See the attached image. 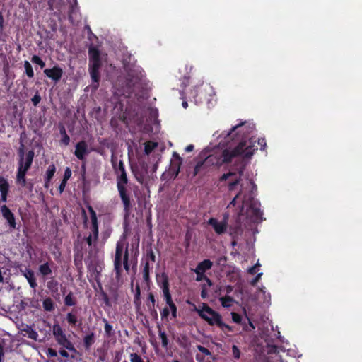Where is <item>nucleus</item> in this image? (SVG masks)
<instances>
[{"label": "nucleus", "instance_id": "nucleus-46", "mask_svg": "<svg viewBox=\"0 0 362 362\" xmlns=\"http://www.w3.org/2000/svg\"><path fill=\"white\" fill-rule=\"evenodd\" d=\"M193 272L196 274L197 276H196V279L195 280L197 281H202L203 280L205 279V278L206 277V276L204 274V272H199L197 269H193Z\"/></svg>", "mask_w": 362, "mask_h": 362}, {"label": "nucleus", "instance_id": "nucleus-42", "mask_svg": "<svg viewBox=\"0 0 362 362\" xmlns=\"http://www.w3.org/2000/svg\"><path fill=\"white\" fill-rule=\"evenodd\" d=\"M156 146H157L156 143H151V142L146 143L144 146L145 153L147 155L150 154L153 151V149L156 148Z\"/></svg>", "mask_w": 362, "mask_h": 362}, {"label": "nucleus", "instance_id": "nucleus-59", "mask_svg": "<svg viewBox=\"0 0 362 362\" xmlns=\"http://www.w3.org/2000/svg\"><path fill=\"white\" fill-rule=\"evenodd\" d=\"M66 183L67 182L65 181V180H62L59 187H58V190L60 194H62L64 191V189L66 187Z\"/></svg>", "mask_w": 362, "mask_h": 362}, {"label": "nucleus", "instance_id": "nucleus-47", "mask_svg": "<svg viewBox=\"0 0 362 362\" xmlns=\"http://www.w3.org/2000/svg\"><path fill=\"white\" fill-rule=\"evenodd\" d=\"M232 352L234 358L239 359L240 357V351L236 345L232 346Z\"/></svg>", "mask_w": 362, "mask_h": 362}, {"label": "nucleus", "instance_id": "nucleus-19", "mask_svg": "<svg viewBox=\"0 0 362 362\" xmlns=\"http://www.w3.org/2000/svg\"><path fill=\"white\" fill-rule=\"evenodd\" d=\"M21 273L28 281L30 287L35 290L37 283L35 272L30 268H25L24 270L21 269Z\"/></svg>", "mask_w": 362, "mask_h": 362}, {"label": "nucleus", "instance_id": "nucleus-33", "mask_svg": "<svg viewBox=\"0 0 362 362\" xmlns=\"http://www.w3.org/2000/svg\"><path fill=\"white\" fill-rule=\"evenodd\" d=\"M56 173V167L54 164H51L48 166L45 178H47V182L51 181Z\"/></svg>", "mask_w": 362, "mask_h": 362}, {"label": "nucleus", "instance_id": "nucleus-64", "mask_svg": "<svg viewBox=\"0 0 362 362\" xmlns=\"http://www.w3.org/2000/svg\"><path fill=\"white\" fill-rule=\"evenodd\" d=\"M59 354L62 356V357H64V358H68L69 357V353L65 350V349H60L59 351Z\"/></svg>", "mask_w": 362, "mask_h": 362}, {"label": "nucleus", "instance_id": "nucleus-22", "mask_svg": "<svg viewBox=\"0 0 362 362\" xmlns=\"http://www.w3.org/2000/svg\"><path fill=\"white\" fill-rule=\"evenodd\" d=\"M47 287L55 299H57L59 297V293H58L59 282L54 279V277L52 276L49 278L47 281Z\"/></svg>", "mask_w": 362, "mask_h": 362}, {"label": "nucleus", "instance_id": "nucleus-14", "mask_svg": "<svg viewBox=\"0 0 362 362\" xmlns=\"http://www.w3.org/2000/svg\"><path fill=\"white\" fill-rule=\"evenodd\" d=\"M87 208L90 214V218L91 221L90 230L93 233V239L95 241H96L98 239L99 234L97 214L91 206H88Z\"/></svg>", "mask_w": 362, "mask_h": 362}, {"label": "nucleus", "instance_id": "nucleus-51", "mask_svg": "<svg viewBox=\"0 0 362 362\" xmlns=\"http://www.w3.org/2000/svg\"><path fill=\"white\" fill-rule=\"evenodd\" d=\"M134 303L136 308H139L141 304V295L134 294Z\"/></svg>", "mask_w": 362, "mask_h": 362}, {"label": "nucleus", "instance_id": "nucleus-45", "mask_svg": "<svg viewBox=\"0 0 362 362\" xmlns=\"http://www.w3.org/2000/svg\"><path fill=\"white\" fill-rule=\"evenodd\" d=\"M25 332H27L28 334V337L31 339H33V340H37V332L33 329L32 328L29 327L28 329L25 330Z\"/></svg>", "mask_w": 362, "mask_h": 362}, {"label": "nucleus", "instance_id": "nucleus-12", "mask_svg": "<svg viewBox=\"0 0 362 362\" xmlns=\"http://www.w3.org/2000/svg\"><path fill=\"white\" fill-rule=\"evenodd\" d=\"M228 218V214H224L223 220L221 222H218L216 218H210L208 224L212 226L216 234L222 235L227 230Z\"/></svg>", "mask_w": 362, "mask_h": 362}, {"label": "nucleus", "instance_id": "nucleus-18", "mask_svg": "<svg viewBox=\"0 0 362 362\" xmlns=\"http://www.w3.org/2000/svg\"><path fill=\"white\" fill-rule=\"evenodd\" d=\"M88 145L85 141H81L76 145L74 155L78 160H83L85 156L88 155Z\"/></svg>", "mask_w": 362, "mask_h": 362}, {"label": "nucleus", "instance_id": "nucleus-5", "mask_svg": "<svg viewBox=\"0 0 362 362\" xmlns=\"http://www.w3.org/2000/svg\"><path fill=\"white\" fill-rule=\"evenodd\" d=\"M194 310L198 313L199 316L207 322L209 325H216L222 330L227 329L229 332L233 331L230 326L222 321V316L221 314L213 310L206 303H203L202 309L197 308L195 305H194Z\"/></svg>", "mask_w": 362, "mask_h": 362}, {"label": "nucleus", "instance_id": "nucleus-61", "mask_svg": "<svg viewBox=\"0 0 362 362\" xmlns=\"http://www.w3.org/2000/svg\"><path fill=\"white\" fill-rule=\"evenodd\" d=\"M262 275V273H259L253 279L252 281H251V284L252 286H255L258 281L261 278V276Z\"/></svg>", "mask_w": 362, "mask_h": 362}, {"label": "nucleus", "instance_id": "nucleus-7", "mask_svg": "<svg viewBox=\"0 0 362 362\" xmlns=\"http://www.w3.org/2000/svg\"><path fill=\"white\" fill-rule=\"evenodd\" d=\"M126 245L122 241H118L116 244L114 270L117 278H119L122 274V260L123 259Z\"/></svg>", "mask_w": 362, "mask_h": 362}, {"label": "nucleus", "instance_id": "nucleus-30", "mask_svg": "<svg viewBox=\"0 0 362 362\" xmlns=\"http://www.w3.org/2000/svg\"><path fill=\"white\" fill-rule=\"evenodd\" d=\"M123 264L124 269L127 272L129 270V244L127 243L124 254L123 256V259L122 260V265Z\"/></svg>", "mask_w": 362, "mask_h": 362}, {"label": "nucleus", "instance_id": "nucleus-15", "mask_svg": "<svg viewBox=\"0 0 362 362\" xmlns=\"http://www.w3.org/2000/svg\"><path fill=\"white\" fill-rule=\"evenodd\" d=\"M199 156L201 158H202V160L197 163L194 169V176L199 174L200 169L202 168V165H206V168H208L209 170H210L211 167L214 166L211 162V159L206 156V151H202Z\"/></svg>", "mask_w": 362, "mask_h": 362}, {"label": "nucleus", "instance_id": "nucleus-63", "mask_svg": "<svg viewBox=\"0 0 362 362\" xmlns=\"http://www.w3.org/2000/svg\"><path fill=\"white\" fill-rule=\"evenodd\" d=\"M85 240L88 246H91L93 245V238L92 235L90 234L88 237L85 238Z\"/></svg>", "mask_w": 362, "mask_h": 362}, {"label": "nucleus", "instance_id": "nucleus-36", "mask_svg": "<svg viewBox=\"0 0 362 362\" xmlns=\"http://www.w3.org/2000/svg\"><path fill=\"white\" fill-rule=\"evenodd\" d=\"M150 263L149 262H145L143 271H142V275L143 279L146 282H149L150 281Z\"/></svg>", "mask_w": 362, "mask_h": 362}, {"label": "nucleus", "instance_id": "nucleus-41", "mask_svg": "<svg viewBox=\"0 0 362 362\" xmlns=\"http://www.w3.org/2000/svg\"><path fill=\"white\" fill-rule=\"evenodd\" d=\"M31 62L39 65L41 69H43L45 66V62L37 55H33L31 57Z\"/></svg>", "mask_w": 362, "mask_h": 362}, {"label": "nucleus", "instance_id": "nucleus-49", "mask_svg": "<svg viewBox=\"0 0 362 362\" xmlns=\"http://www.w3.org/2000/svg\"><path fill=\"white\" fill-rule=\"evenodd\" d=\"M197 349L202 354H204V355L206 356H211V352L206 347L202 346V345H198L197 346Z\"/></svg>", "mask_w": 362, "mask_h": 362}, {"label": "nucleus", "instance_id": "nucleus-39", "mask_svg": "<svg viewBox=\"0 0 362 362\" xmlns=\"http://www.w3.org/2000/svg\"><path fill=\"white\" fill-rule=\"evenodd\" d=\"M130 362H150L149 360L145 361L142 356L138 353H131L129 354Z\"/></svg>", "mask_w": 362, "mask_h": 362}, {"label": "nucleus", "instance_id": "nucleus-28", "mask_svg": "<svg viewBox=\"0 0 362 362\" xmlns=\"http://www.w3.org/2000/svg\"><path fill=\"white\" fill-rule=\"evenodd\" d=\"M66 320L70 326L75 327L78 323V317L76 315V310H72L66 314Z\"/></svg>", "mask_w": 362, "mask_h": 362}, {"label": "nucleus", "instance_id": "nucleus-11", "mask_svg": "<svg viewBox=\"0 0 362 362\" xmlns=\"http://www.w3.org/2000/svg\"><path fill=\"white\" fill-rule=\"evenodd\" d=\"M244 168H241L238 170V175H237V173L235 172H228L227 173H224L222 175L220 178L219 181L221 182L226 181L229 177H235V178L230 181L228 185V188L229 191H233L235 189V187L239 185L241 177L243 175Z\"/></svg>", "mask_w": 362, "mask_h": 362}, {"label": "nucleus", "instance_id": "nucleus-53", "mask_svg": "<svg viewBox=\"0 0 362 362\" xmlns=\"http://www.w3.org/2000/svg\"><path fill=\"white\" fill-rule=\"evenodd\" d=\"M168 306H169V308L170 309V310L171 311L172 316L175 318L177 317V306H176V305L174 303H173L168 305Z\"/></svg>", "mask_w": 362, "mask_h": 362}, {"label": "nucleus", "instance_id": "nucleus-3", "mask_svg": "<svg viewBox=\"0 0 362 362\" xmlns=\"http://www.w3.org/2000/svg\"><path fill=\"white\" fill-rule=\"evenodd\" d=\"M25 135L24 132L21 134L20 146L18 149V159L16 182L21 187H26L31 192L33 188V183L32 181H27L26 174L33 164L35 153L33 150H29L26 153H25V145L22 139L23 136Z\"/></svg>", "mask_w": 362, "mask_h": 362}, {"label": "nucleus", "instance_id": "nucleus-52", "mask_svg": "<svg viewBox=\"0 0 362 362\" xmlns=\"http://www.w3.org/2000/svg\"><path fill=\"white\" fill-rule=\"evenodd\" d=\"M34 106H37L41 101V96L37 93L31 99Z\"/></svg>", "mask_w": 362, "mask_h": 362}, {"label": "nucleus", "instance_id": "nucleus-44", "mask_svg": "<svg viewBox=\"0 0 362 362\" xmlns=\"http://www.w3.org/2000/svg\"><path fill=\"white\" fill-rule=\"evenodd\" d=\"M148 302L147 303V306L150 309L153 308L155 307L156 299L153 293L151 292L148 293Z\"/></svg>", "mask_w": 362, "mask_h": 362}, {"label": "nucleus", "instance_id": "nucleus-48", "mask_svg": "<svg viewBox=\"0 0 362 362\" xmlns=\"http://www.w3.org/2000/svg\"><path fill=\"white\" fill-rule=\"evenodd\" d=\"M231 315H232V320L233 322L238 323V324L241 322L242 316L240 314L233 312L231 313Z\"/></svg>", "mask_w": 362, "mask_h": 362}, {"label": "nucleus", "instance_id": "nucleus-9", "mask_svg": "<svg viewBox=\"0 0 362 362\" xmlns=\"http://www.w3.org/2000/svg\"><path fill=\"white\" fill-rule=\"evenodd\" d=\"M144 71L141 67L129 69L127 71V85L129 88H133L139 83L144 77Z\"/></svg>", "mask_w": 362, "mask_h": 362}, {"label": "nucleus", "instance_id": "nucleus-21", "mask_svg": "<svg viewBox=\"0 0 362 362\" xmlns=\"http://www.w3.org/2000/svg\"><path fill=\"white\" fill-rule=\"evenodd\" d=\"M48 260L38 267V272L43 277H47L52 274V267L54 265V263L51 260L49 256H48Z\"/></svg>", "mask_w": 362, "mask_h": 362}, {"label": "nucleus", "instance_id": "nucleus-34", "mask_svg": "<svg viewBox=\"0 0 362 362\" xmlns=\"http://www.w3.org/2000/svg\"><path fill=\"white\" fill-rule=\"evenodd\" d=\"M158 335L160 339H161L162 346L165 349H167L168 346V336L164 331H162L160 327H158Z\"/></svg>", "mask_w": 362, "mask_h": 362}, {"label": "nucleus", "instance_id": "nucleus-55", "mask_svg": "<svg viewBox=\"0 0 362 362\" xmlns=\"http://www.w3.org/2000/svg\"><path fill=\"white\" fill-rule=\"evenodd\" d=\"M238 227H230L229 228V233H230V235L232 236L233 238H235L238 235Z\"/></svg>", "mask_w": 362, "mask_h": 362}, {"label": "nucleus", "instance_id": "nucleus-26", "mask_svg": "<svg viewBox=\"0 0 362 362\" xmlns=\"http://www.w3.org/2000/svg\"><path fill=\"white\" fill-rule=\"evenodd\" d=\"M95 333L91 332L86 334L83 339V345L86 350H89L91 346L95 343Z\"/></svg>", "mask_w": 362, "mask_h": 362}, {"label": "nucleus", "instance_id": "nucleus-43", "mask_svg": "<svg viewBox=\"0 0 362 362\" xmlns=\"http://www.w3.org/2000/svg\"><path fill=\"white\" fill-rule=\"evenodd\" d=\"M100 290H101L100 295L102 296V298L103 300L104 303L107 306H111V303H110V298H109L108 295L107 294L106 292H105L103 291V289L101 286H100Z\"/></svg>", "mask_w": 362, "mask_h": 362}, {"label": "nucleus", "instance_id": "nucleus-17", "mask_svg": "<svg viewBox=\"0 0 362 362\" xmlns=\"http://www.w3.org/2000/svg\"><path fill=\"white\" fill-rule=\"evenodd\" d=\"M43 72L46 76L56 83L61 80L63 75V69L58 65L54 66L52 69H46Z\"/></svg>", "mask_w": 362, "mask_h": 362}, {"label": "nucleus", "instance_id": "nucleus-16", "mask_svg": "<svg viewBox=\"0 0 362 362\" xmlns=\"http://www.w3.org/2000/svg\"><path fill=\"white\" fill-rule=\"evenodd\" d=\"M199 156L201 158H202V160L197 163L194 169V176L199 174L200 169L202 168V165H206V168H208L209 170H210L211 167L214 166L211 162V159L206 156V151H202Z\"/></svg>", "mask_w": 362, "mask_h": 362}, {"label": "nucleus", "instance_id": "nucleus-2", "mask_svg": "<svg viewBox=\"0 0 362 362\" xmlns=\"http://www.w3.org/2000/svg\"><path fill=\"white\" fill-rule=\"evenodd\" d=\"M111 163L113 170L117 175V189L122 200L125 216H129L132 210L131 189L128 187L129 179L125 170L124 162L117 160V158L112 155Z\"/></svg>", "mask_w": 362, "mask_h": 362}, {"label": "nucleus", "instance_id": "nucleus-57", "mask_svg": "<svg viewBox=\"0 0 362 362\" xmlns=\"http://www.w3.org/2000/svg\"><path fill=\"white\" fill-rule=\"evenodd\" d=\"M47 355L49 357H56L57 356V352L55 349L49 348L47 351Z\"/></svg>", "mask_w": 362, "mask_h": 362}, {"label": "nucleus", "instance_id": "nucleus-60", "mask_svg": "<svg viewBox=\"0 0 362 362\" xmlns=\"http://www.w3.org/2000/svg\"><path fill=\"white\" fill-rule=\"evenodd\" d=\"M207 296H208L207 291H206L205 285H204V286H202V291H201V297L203 299H205V298H206Z\"/></svg>", "mask_w": 362, "mask_h": 362}, {"label": "nucleus", "instance_id": "nucleus-35", "mask_svg": "<svg viewBox=\"0 0 362 362\" xmlns=\"http://www.w3.org/2000/svg\"><path fill=\"white\" fill-rule=\"evenodd\" d=\"M219 300L221 301V305L224 308L230 307L232 303L234 301L233 298L228 295L220 298Z\"/></svg>", "mask_w": 362, "mask_h": 362}, {"label": "nucleus", "instance_id": "nucleus-23", "mask_svg": "<svg viewBox=\"0 0 362 362\" xmlns=\"http://www.w3.org/2000/svg\"><path fill=\"white\" fill-rule=\"evenodd\" d=\"M74 264L77 268H80L82 267V260L83 258V252L82 247H78L77 245L74 246Z\"/></svg>", "mask_w": 362, "mask_h": 362}, {"label": "nucleus", "instance_id": "nucleus-40", "mask_svg": "<svg viewBox=\"0 0 362 362\" xmlns=\"http://www.w3.org/2000/svg\"><path fill=\"white\" fill-rule=\"evenodd\" d=\"M145 261L146 262H149V261L153 262H156V255L151 247L147 249L146 250V253L145 255Z\"/></svg>", "mask_w": 362, "mask_h": 362}, {"label": "nucleus", "instance_id": "nucleus-31", "mask_svg": "<svg viewBox=\"0 0 362 362\" xmlns=\"http://www.w3.org/2000/svg\"><path fill=\"white\" fill-rule=\"evenodd\" d=\"M64 305L66 306H74L76 304V299L74 296V294L71 291H70L66 296L64 298Z\"/></svg>", "mask_w": 362, "mask_h": 362}, {"label": "nucleus", "instance_id": "nucleus-56", "mask_svg": "<svg viewBox=\"0 0 362 362\" xmlns=\"http://www.w3.org/2000/svg\"><path fill=\"white\" fill-rule=\"evenodd\" d=\"M170 308L165 307L160 312L162 319L167 318L170 314Z\"/></svg>", "mask_w": 362, "mask_h": 362}, {"label": "nucleus", "instance_id": "nucleus-29", "mask_svg": "<svg viewBox=\"0 0 362 362\" xmlns=\"http://www.w3.org/2000/svg\"><path fill=\"white\" fill-rule=\"evenodd\" d=\"M42 307L47 312H52L54 310V304L51 298L47 297L42 302Z\"/></svg>", "mask_w": 362, "mask_h": 362}, {"label": "nucleus", "instance_id": "nucleus-20", "mask_svg": "<svg viewBox=\"0 0 362 362\" xmlns=\"http://www.w3.org/2000/svg\"><path fill=\"white\" fill-rule=\"evenodd\" d=\"M8 192H9V184H8V180L4 177H0V193H1L0 202H7Z\"/></svg>", "mask_w": 362, "mask_h": 362}, {"label": "nucleus", "instance_id": "nucleus-10", "mask_svg": "<svg viewBox=\"0 0 362 362\" xmlns=\"http://www.w3.org/2000/svg\"><path fill=\"white\" fill-rule=\"evenodd\" d=\"M52 334L57 343L64 348L66 345L69 346L71 341L66 337V334L59 323H54L52 327Z\"/></svg>", "mask_w": 362, "mask_h": 362}, {"label": "nucleus", "instance_id": "nucleus-32", "mask_svg": "<svg viewBox=\"0 0 362 362\" xmlns=\"http://www.w3.org/2000/svg\"><path fill=\"white\" fill-rule=\"evenodd\" d=\"M103 322L105 324L104 329H105V333L107 337H110L112 335H114V329L112 326L108 322L107 319L103 318Z\"/></svg>", "mask_w": 362, "mask_h": 362}, {"label": "nucleus", "instance_id": "nucleus-1", "mask_svg": "<svg viewBox=\"0 0 362 362\" xmlns=\"http://www.w3.org/2000/svg\"><path fill=\"white\" fill-rule=\"evenodd\" d=\"M221 136L224 137L226 143L231 141L234 144L237 143V146L233 149L226 148L219 152L206 154V156L211 159L214 166L221 167L224 164L229 163L238 156L250 158L257 150L255 148L252 139L249 136L248 127L245 126V123L234 126L228 132H223ZM255 141H254V142Z\"/></svg>", "mask_w": 362, "mask_h": 362}, {"label": "nucleus", "instance_id": "nucleus-25", "mask_svg": "<svg viewBox=\"0 0 362 362\" xmlns=\"http://www.w3.org/2000/svg\"><path fill=\"white\" fill-rule=\"evenodd\" d=\"M59 130L60 135L62 136V139L60 140V144L64 145L65 146H68L70 143V137L67 134L66 128L63 124H62V123L59 124Z\"/></svg>", "mask_w": 362, "mask_h": 362}, {"label": "nucleus", "instance_id": "nucleus-62", "mask_svg": "<svg viewBox=\"0 0 362 362\" xmlns=\"http://www.w3.org/2000/svg\"><path fill=\"white\" fill-rule=\"evenodd\" d=\"M4 29V18L2 14V12L0 11V30H3Z\"/></svg>", "mask_w": 362, "mask_h": 362}, {"label": "nucleus", "instance_id": "nucleus-24", "mask_svg": "<svg viewBox=\"0 0 362 362\" xmlns=\"http://www.w3.org/2000/svg\"><path fill=\"white\" fill-rule=\"evenodd\" d=\"M173 156L176 160V162L172 165L171 171L174 173V177L175 178L180 171V167L182 163V159L180 156V155L176 152L173 153Z\"/></svg>", "mask_w": 362, "mask_h": 362}, {"label": "nucleus", "instance_id": "nucleus-54", "mask_svg": "<svg viewBox=\"0 0 362 362\" xmlns=\"http://www.w3.org/2000/svg\"><path fill=\"white\" fill-rule=\"evenodd\" d=\"M71 174H72V173H71V169H70L69 168H68V167H67V168L65 169L64 174V177H63V179H62V180H65V181H66V182H67V181H68V180L71 177Z\"/></svg>", "mask_w": 362, "mask_h": 362}, {"label": "nucleus", "instance_id": "nucleus-50", "mask_svg": "<svg viewBox=\"0 0 362 362\" xmlns=\"http://www.w3.org/2000/svg\"><path fill=\"white\" fill-rule=\"evenodd\" d=\"M258 145L260 146L261 151H265L267 147V142L264 138H259L257 141Z\"/></svg>", "mask_w": 362, "mask_h": 362}, {"label": "nucleus", "instance_id": "nucleus-13", "mask_svg": "<svg viewBox=\"0 0 362 362\" xmlns=\"http://www.w3.org/2000/svg\"><path fill=\"white\" fill-rule=\"evenodd\" d=\"M1 212L4 218L6 220L7 223L9 226V229L11 231L16 229V218L13 213L11 211V209L6 205L4 204L1 206Z\"/></svg>", "mask_w": 362, "mask_h": 362}, {"label": "nucleus", "instance_id": "nucleus-38", "mask_svg": "<svg viewBox=\"0 0 362 362\" xmlns=\"http://www.w3.org/2000/svg\"><path fill=\"white\" fill-rule=\"evenodd\" d=\"M77 0H73V3H70L69 10L68 12V17L71 23L73 22V14L75 11L76 8L77 7Z\"/></svg>", "mask_w": 362, "mask_h": 362}, {"label": "nucleus", "instance_id": "nucleus-4", "mask_svg": "<svg viewBox=\"0 0 362 362\" xmlns=\"http://www.w3.org/2000/svg\"><path fill=\"white\" fill-rule=\"evenodd\" d=\"M88 70L92 80L91 87L93 90H95L99 87L102 60L100 50L93 45H90L88 48Z\"/></svg>", "mask_w": 362, "mask_h": 362}, {"label": "nucleus", "instance_id": "nucleus-37", "mask_svg": "<svg viewBox=\"0 0 362 362\" xmlns=\"http://www.w3.org/2000/svg\"><path fill=\"white\" fill-rule=\"evenodd\" d=\"M24 68L25 74L28 78H33L34 76V71L30 63L28 61H24Z\"/></svg>", "mask_w": 362, "mask_h": 362}, {"label": "nucleus", "instance_id": "nucleus-27", "mask_svg": "<svg viewBox=\"0 0 362 362\" xmlns=\"http://www.w3.org/2000/svg\"><path fill=\"white\" fill-rule=\"evenodd\" d=\"M213 263L210 259H204L197 264L195 269L205 273L207 270L211 269Z\"/></svg>", "mask_w": 362, "mask_h": 362}, {"label": "nucleus", "instance_id": "nucleus-58", "mask_svg": "<svg viewBox=\"0 0 362 362\" xmlns=\"http://www.w3.org/2000/svg\"><path fill=\"white\" fill-rule=\"evenodd\" d=\"M64 349H68L69 351H71L72 352H74V354H78V351H77V349L75 348V346H74L73 343L71 341L69 342V346H66L64 347Z\"/></svg>", "mask_w": 362, "mask_h": 362}, {"label": "nucleus", "instance_id": "nucleus-8", "mask_svg": "<svg viewBox=\"0 0 362 362\" xmlns=\"http://www.w3.org/2000/svg\"><path fill=\"white\" fill-rule=\"evenodd\" d=\"M157 283L163 291V298L166 304L168 305L174 303L170 292V283L168 274L163 272L160 276H157Z\"/></svg>", "mask_w": 362, "mask_h": 362}, {"label": "nucleus", "instance_id": "nucleus-6", "mask_svg": "<svg viewBox=\"0 0 362 362\" xmlns=\"http://www.w3.org/2000/svg\"><path fill=\"white\" fill-rule=\"evenodd\" d=\"M245 209V214L251 221L259 222L263 220V213L260 209V203L253 197L243 201L240 214H243Z\"/></svg>", "mask_w": 362, "mask_h": 362}]
</instances>
